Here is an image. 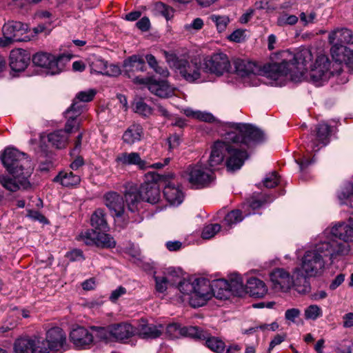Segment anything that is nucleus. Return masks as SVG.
Instances as JSON below:
<instances>
[{"instance_id": "49530a36", "label": "nucleus", "mask_w": 353, "mask_h": 353, "mask_svg": "<svg viewBox=\"0 0 353 353\" xmlns=\"http://www.w3.org/2000/svg\"><path fill=\"white\" fill-rule=\"evenodd\" d=\"M210 19L215 24L219 32H224L230 22V19L227 15L212 14Z\"/></svg>"}, {"instance_id": "393cba45", "label": "nucleus", "mask_w": 353, "mask_h": 353, "mask_svg": "<svg viewBox=\"0 0 353 353\" xmlns=\"http://www.w3.org/2000/svg\"><path fill=\"white\" fill-rule=\"evenodd\" d=\"M111 332L113 339L117 341H123L134 335V329L131 324L123 322L112 324Z\"/></svg>"}, {"instance_id": "8fccbe9b", "label": "nucleus", "mask_w": 353, "mask_h": 353, "mask_svg": "<svg viewBox=\"0 0 353 353\" xmlns=\"http://www.w3.org/2000/svg\"><path fill=\"white\" fill-rule=\"evenodd\" d=\"M85 105L82 102L74 98L70 108L65 112V117H75L78 118L83 111Z\"/></svg>"}, {"instance_id": "a19ab883", "label": "nucleus", "mask_w": 353, "mask_h": 353, "mask_svg": "<svg viewBox=\"0 0 353 353\" xmlns=\"http://www.w3.org/2000/svg\"><path fill=\"white\" fill-rule=\"evenodd\" d=\"M96 230L95 229H89L81 232L78 236V240L81 241L87 245L96 246L99 234V232Z\"/></svg>"}, {"instance_id": "774afa93", "label": "nucleus", "mask_w": 353, "mask_h": 353, "mask_svg": "<svg viewBox=\"0 0 353 353\" xmlns=\"http://www.w3.org/2000/svg\"><path fill=\"white\" fill-rule=\"evenodd\" d=\"M66 257L71 261H80L84 259L83 252L79 249H74L68 252Z\"/></svg>"}, {"instance_id": "9b49d317", "label": "nucleus", "mask_w": 353, "mask_h": 353, "mask_svg": "<svg viewBox=\"0 0 353 353\" xmlns=\"http://www.w3.org/2000/svg\"><path fill=\"white\" fill-rule=\"evenodd\" d=\"M28 26L20 21L8 22L3 26L4 39L0 38V46H6L12 42L27 41L29 37L26 35Z\"/></svg>"}, {"instance_id": "a211bd4d", "label": "nucleus", "mask_w": 353, "mask_h": 353, "mask_svg": "<svg viewBox=\"0 0 353 353\" xmlns=\"http://www.w3.org/2000/svg\"><path fill=\"white\" fill-rule=\"evenodd\" d=\"M89 65L91 73L107 76H117L120 74V68L117 65H108L106 61L99 57H90Z\"/></svg>"}, {"instance_id": "680f3d73", "label": "nucleus", "mask_w": 353, "mask_h": 353, "mask_svg": "<svg viewBox=\"0 0 353 353\" xmlns=\"http://www.w3.org/2000/svg\"><path fill=\"white\" fill-rule=\"evenodd\" d=\"M183 327L177 323H171L167 325L165 332L172 339L182 336Z\"/></svg>"}, {"instance_id": "7ed1b4c3", "label": "nucleus", "mask_w": 353, "mask_h": 353, "mask_svg": "<svg viewBox=\"0 0 353 353\" xmlns=\"http://www.w3.org/2000/svg\"><path fill=\"white\" fill-rule=\"evenodd\" d=\"M1 160L13 177L0 175V183L6 190L16 192L30 186L28 177L32 173L31 161L27 155L14 148H6L0 157Z\"/></svg>"}, {"instance_id": "cd10ccee", "label": "nucleus", "mask_w": 353, "mask_h": 353, "mask_svg": "<svg viewBox=\"0 0 353 353\" xmlns=\"http://www.w3.org/2000/svg\"><path fill=\"white\" fill-rule=\"evenodd\" d=\"M163 330L164 327L161 324H148L143 319L139 325V334L143 339L158 338L161 335Z\"/></svg>"}, {"instance_id": "4c0bfd02", "label": "nucleus", "mask_w": 353, "mask_h": 353, "mask_svg": "<svg viewBox=\"0 0 353 353\" xmlns=\"http://www.w3.org/2000/svg\"><path fill=\"white\" fill-rule=\"evenodd\" d=\"M182 336L204 340L208 336V332L199 329L196 326H184L183 327Z\"/></svg>"}, {"instance_id": "6e6552de", "label": "nucleus", "mask_w": 353, "mask_h": 353, "mask_svg": "<svg viewBox=\"0 0 353 353\" xmlns=\"http://www.w3.org/2000/svg\"><path fill=\"white\" fill-rule=\"evenodd\" d=\"M166 61L185 81L194 83L201 78V65L194 60H188L174 52L163 51Z\"/></svg>"}, {"instance_id": "a878e982", "label": "nucleus", "mask_w": 353, "mask_h": 353, "mask_svg": "<svg viewBox=\"0 0 353 353\" xmlns=\"http://www.w3.org/2000/svg\"><path fill=\"white\" fill-rule=\"evenodd\" d=\"M293 285L296 291L299 294H306L310 290V284L307 276L299 268L293 271Z\"/></svg>"}, {"instance_id": "5fc2aeb1", "label": "nucleus", "mask_w": 353, "mask_h": 353, "mask_svg": "<svg viewBox=\"0 0 353 353\" xmlns=\"http://www.w3.org/2000/svg\"><path fill=\"white\" fill-rule=\"evenodd\" d=\"M323 314L321 308L317 305H310L304 311L305 319L307 320H316Z\"/></svg>"}, {"instance_id": "f8f14e48", "label": "nucleus", "mask_w": 353, "mask_h": 353, "mask_svg": "<svg viewBox=\"0 0 353 353\" xmlns=\"http://www.w3.org/2000/svg\"><path fill=\"white\" fill-rule=\"evenodd\" d=\"M327 237H330L350 246L348 243L353 242V214L349 217L347 221L338 222L330 230L327 229L321 238Z\"/></svg>"}, {"instance_id": "37998d69", "label": "nucleus", "mask_w": 353, "mask_h": 353, "mask_svg": "<svg viewBox=\"0 0 353 353\" xmlns=\"http://www.w3.org/2000/svg\"><path fill=\"white\" fill-rule=\"evenodd\" d=\"M96 246L102 248H113L116 246V241L110 234L99 232Z\"/></svg>"}, {"instance_id": "e2e57ef3", "label": "nucleus", "mask_w": 353, "mask_h": 353, "mask_svg": "<svg viewBox=\"0 0 353 353\" xmlns=\"http://www.w3.org/2000/svg\"><path fill=\"white\" fill-rule=\"evenodd\" d=\"M96 91L93 89H90L88 90L79 92L76 95L75 98L79 99V101H81L82 103H86L91 101L94 97Z\"/></svg>"}, {"instance_id": "f257e3e1", "label": "nucleus", "mask_w": 353, "mask_h": 353, "mask_svg": "<svg viewBox=\"0 0 353 353\" xmlns=\"http://www.w3.org/2000/svg\"><path fill=\"white\" fill-rule=\"evenodd\" d=\"M264 134L252 125L236 123L233 130L225 133L223 140L216 141L212 147L210 165H221L225 159L229 171L239 170L248 158L246 149L262 142Z\"/></svg>"}, {"instance_id": "ddd939ff", "label": "nucleus", "mask_w": 353, "mask_h": 353, "mask_svg": "<svg viewBox=\"0 0 353 353\" xmlns=\"http://www.w3.org/2000/svg\"><path fill=\"white\" fill-rule=\"evenodd\" d=\"M134 83L147 85L152 94L161 98H168L174 94V89L166 81H157L137 77L134 79Z\"/></svg>"}, {"instance_id": "39448f33", "label": "nucleus", "mask_w": 353, "mask_h": 353, "mask_svg": "<svg viewBox=\"0 0 353 353\" xmlns=\"http://www.w3.org/2000/svg\"><path fill=\"white\" fill-rule=\"evenodd\" d=\"M161 198L158 184L154 181H145L139 188L130 186L125 193V199L128 210L132 212L139 210L142 201L151 204L157 203Z\"/></svg>"}, {"instance_id": "4468645a", "label": "nucleus", "mask_w": 353, "mask_h": 353, "mask_svg": "<svg viewBox=\"0 0 353 353\" xmlns=\"http://www.w3.org/2000/svg\"><path fill=\"white\" fill-rule=\"evenodd\" d=\"M204 65L211 73L216 75H222L229 71L230 62L228 56L223 53H214L205 59Z\"/></svg>"}, {"instance_id": "5701e85b", "label": "nucleus", "mask_w": 353, "mask_h": 353, "mask_svg": "<svg viewBox=\"0 0 353 353\" xmlns=\"http://www.w3.org/2000/svg\"><path fill=\"white\" fill-rule=\"evenodd\" d=\"M123 68L128 77L132 78L133 80L136 77H133L132 73L146 70L145 59L143 56L139 54L132 55L125 59L123 61Z\"/></svg>"}, {"instance_id": "6e6d98bb", "label": "nucleus", "mask_w": 353, "mask_h": 353, "mask_svg": "<svg viewBox=\"0 0 353 353\" xmlns=\"http://www.w3.org/2000/svg\"><path fill=\"white\" fill-rule=\"evenodd\" d=\"M205 340L207 347H209L211 350L217 353H220L224 350V343L217 338L209 337L208 333V336Z\"/></svg>"}, {"instance_id": "9d476101", "label": "nucleus", "mask_w": 353, "mask_h": 353, "mask_svg": "<svg viewBox=\"0 0 353 353\" xmlns=\"http://www.w3.org/2000/svg\"><path fill=\"white\" fill-rule=\"evenodd\" d=\"M209 170L200 164L189 165L183 172V177L187 180L192 187L199 189L208 186L213 180L212 171L218 165L210 166L208 159Z\"/></svg>"}, {"instance_id": "864d4df0", "label": "nucleus", "mask_w": 353, "mask_h": 353, "mask_svg": "<svg viewBox=\"0 0 353 353\" xmlns=\"http://www.w3.org/2000/svg\"><path fill=\"white\" fill-rule=\"evenodd\" d=\"M161 272L163 274L164 276H165L167 280H168L170 285H174L177 281L180 279V270H176L172 267L164 268Z\"/></svg>"}, {"instance_id": "20e7f679", "label": "nucleus", "mask_w": 353, "mask_h": 353, "mask_svg": "<svg viewBox=\"0 0 353 353\" xmlns=\"http://www.w3.org/2000/svg\"><path fill=\"white\" fill-rule=\"evenodd\" d=\"M312 59V52L308 49H303L294 55L293 62L283 61L280 63L270 64L267 75L270 79L278 80L289 74L292 81H301L308 74V68L311 69L313 65L311 63Z\"/></svg>"}, {"instance_id": "3c124183", "label": "nucleus", "mask_w": 353, "mask_h": 353, "mask_svg": "<svg viewBox=\"0 0 353 353\" xmlns=\"http://www.w3.org/2000/svg\"><path fill=\"white\" fill-rule=\"evenodd\" d=\"M298 20L299 18L296 15L283 12L277 17L276 24L279 26H293L298 22Z\"/></svg>"}, {"instance_id": "09e8293b", "label": "nucleus", "mask_w": 353, "mask_h": 353, "mask_svg": "<svg viewBox=\"0 0 353 353\" xmlns=\"http://www.w3.org/2000/svg\"><path fill=\"white\" fill-rule=\"evenodd\" d=\"M32 339L33 342L32 353H49V351L51 350L46 341L36 336Z\"/></svg>"}, {"instance_id": "b1692460", "label": "nucleus", "mask_w": 353, "mask_h": 353, "mask_svg": "<svg viewBox=\"0 0 353 353\" xmlns=\"http://www.w3.org/2000/svg\"><path fill=\"white\" fill-rule=\"evenodd\" d=\"M210 295L219 299H227L232 294L228 281L225 279H217L210 282Z\"/></svg>"}, {"instance_id": "412c9836", "label": "nucleus", "mask_w": 353, "mask_h": 353, "mask_svg": "<svg viewBox=\"0 0 353 353\" xmlns=\"http://www.w3.org/2000/svg\"><path fill=\"white\" fill-rule=\"evenodd\" d=\"M30 61V54L25 50L18 48L12 50L10 54V66L14 72L23 71Z\"/></svg>"}, {"instance_id": "dca6fc26", "label": "nucleus", "mask_w": 353, "mask_h": 353, "mask_svg": "<svg viewBox=\"0 0 353 353\" xmlns=\"http://www.w3.org/2000/svg\"><path fill=\"white\" fill-rule=\"evenodd\" d=\"M270 280L276 290L288 292L293 285V276L283 268H276L270 273Z\"/></svg>"}, {"instance_id": "c756f323", "label": "nucleus", "mask_w": 353, "mask_h": 353, "mask_svg": "<svg viewBox=\"0 0 353 353\" xmlns=\"http://www.w3.org/2000/svg\"><path fill=\"white\" fill-rule=\"evenodd\" d=\"M143 136V130L142 126L137 123H133L124 132L123 140L125 143L132 145L141 141Z\"/></svg>"}, {"instance_id": "6ab92c4d", "label": "nucleus", "mask_w": 353, "mask_h": 353, "mask_svg": "<svg viewBox=\"0 0 353 353\" xmlns=\"http://www.w3.org/2000/svg\"><path fill=\"white\" fill-rule=\"evenodd\" d=\"M70 339L76 348L85 349L92 344L93 335L86 328L77 327L71 331Z\"/></svg>"}, {"instance_id": "0e129e2a", "label": "nucleus", "mask_w": 353, "mask_h": 353, "mask_svg": "<svg viewBox=\"0 0 353 353\" xmlns=\"http://www.w3.org/2000/svg\"><path fill=\"white\" fill-rule=\"evenodd\" d=\"M279 183V179L276 172H272L267 175L263 180L264 185L268 188H273Z\"/></svg>"}, {"instance_id": "c85d7f7f", "label": "nucleus", "mask_w": 353, "mask_h": 353, "mask_svg": "<svg viewBox=\"0 0 353 353\" xmlns=\"http://www.w3.org/2000/svg\"><path fill=\"white\" fill-rule=\"evenodd\" d=\"M353 35L350 30L347 28H337L329 34L328 41L334 45H343L349 43L352 39Z\"/></svg>"}, {"instance_id": "bb28decb", "label": "nucleus", "mask_w": 353, "mask_h": 353, "mask_svg": "<svg viewBox=\"0 0 353 353\" xmlns=\"http://www.w3.org/2000/svg\"><path fill=\"white\" fill-rule=\"evenodd\" d=\"M116 161L123 165H136L141 169L148 167L146 162L141 159L139 154L134 152L119 154L116 158Z\"/></svg>"}, {"instance_id": "bf43d9fd", "label": "nucleus", "mask_w": 353, "mask_h": 353, "mask_svg": "<svg viewBox=\"0 0 353 353\" xmlns=\"http://www.w3.org/2000/svg\"><path fill=\"white\" fill-rule=\"evenodd\" d=\"M92 328L96 331L97 336L101 339L106 341L113 339L111 325L108 327H93Z\"/></svg>"}, {"instance_id": "13d9d810", "label": "nucleus", "mask_w": 353, "mask_h": 353, "mask_svg": "<svg viewBox=\"0 0 353 353\" xmlns=\"http://www.w3.org/2000/svg\"><path fill=\"white\" fill-rule=\"evenodd\" d=\"M221 230V225L218 223L210 224L203 228L201 236L204 239L212 238Z\"/></svg>"}, {"instance_id": "69168bd1", "label": "nucleus", "mask_w": 353, "mask_h": 353, "mask_svg": "<svg viewBox=\"0 0 353 353\" xmlns=\"http://www.w3.org/2000/svg\"><path fill=\"white\" fill-rule=\"evenodd\" d=\"M300 21L303 26H307L310 23H313L316 17V14L315 12H310V13L302 12L300 15Z\"/></svg>"}, {"instance_id": "052dcab7", "label": "nucleus", "mask_w": 353, "mask_h": 353, "mask_svg": "<svg viewBox=\"0 0 353 353\" xmlns=\"http://www.w3.org/2000/svg\"><path fill=\"white\" fill-rule=\"evenodd\" d=\"M67 121L65 125V131L66 134L72 133L79 130L80 120L75 117H65Z\"/></svg>"}, {"instance_id": "0eeeda50", "label": "nucleus", "mask_w": 353, "mask_h": 353, "mask_svg": "<svg viewBox=\"0 0 353 353\" xmlns=\"http://www.w3.org/2000/svg\"><path fill=\"white\" fill-rule=\"evenodd\" d=\"M342 71V66L333 64L329 58L324 54H320L316 58L315 62L311 65V69L305 78L316 86L322 85L331 77L339 76Z\"/></svg>"}, {"instance_id": "423d86ee", "label": "nucleus", "mask_w": 353, "mask_h": 353, "mask_svg": "<svg viewBox=\"0 0 353 353\" xmlns=\"http://www.w3.org/2000/svg\"><path fill=\"white\" fill-rule=\"evenodd\" d=\"M210 281L205 278L194 281L183 279L179 281L178 288L184 295L189 296V302L193 307L204 305L211 299Z\"/></svg>"}, {"instance_id": "aec40b11", "label": "nucleus", "mask_w": 353, "mask_h": 353, "mask_svg": "<svg viewBox=\"0 0 353 353\" xmlns=\"http://www.w3.org/2000/svg\"><path fill=\"white\" fill-rule=\"evenodd\" d=\"M330 134V127L326 123H319L316 128V139L310 138V142L307 145V150L311 152H317L320 145L325 146L328 143V137Z\"/></svg>"}, {"instance_id": "c03bdc74", "label": "nucleus", "mask_w": 353, "mask_h": 353, "mask_svg": "<svg viewBox=\"0 0 353 353\" xmlns=\"http://www.w3.org/2000/svg\"><path fill=\"white\" fill-rule=\"evenodd\" d=\"M153 10L156 14H161L167 20L172 19L174 15V9L161 1L154 4Z\"/></svg>"}, {"instance_id": "de8ad7c7", "label": "nucleus", "mask_w": 353, "mask_h": 353, "mask_svg": "<svg viewBox=\"0 0 353 353\" xmlns=\"http://www.w3.org/2000/svg\"><path fill=\"white\" fill-rule=\"evenodd\" d=\"M133 110L144 117H148L152 114V109L143 101V99H138L133 103Z\"/></svg>"}, {"instance_id": "e433bc0d", "label": "nucleus", "mask_w": 353, "mask_h": 353, "mask_svg": "<svg viewBox=\"0 0 353 353\" xmlns=\"http://www.w3.org/2000/svg\"><path fill=\"white\" fill-rule=\"evenodd\" d=\"M32 339L29 337L19 338L14 343L15 353H32Z\"/></svg>"}, {"instance_id": "2eb2a0df", "label": "nucleus", "mask_w": 353, "mask_h": 353, "mask_svg": "<svg viewBox=\"0 0 353 353\" xmlns=\"http://www.w3.org/2000/svg\"><path fill=\"white\" fill-rule=\"evenodd\" d=\"M103 201L111 214L119 219L121 218L125 212L124 200L121 195L113 191L104 194Z\"/></svg>"}, {"instance_id": "72a5a7b5", "label": "nucleus", "mask_w": 353, "mask_h": 353, "mask_svg": "<svg viewBox=\"0 0 353 353\" xmlns=\"http://www.w3.org/2000/svg\"><path fill=\"white\" fill-rule=\"evenodd\" d=\"M48 141L52 146L57 149H62L66 147L68 143L69 136L63 130H55L47 135Z\"/></svg>"}, {"instance_id": "79ce46f5", "label": "nucleus", "mask_w": 353, "mask_h": 353, "mask_svg": "<svg viewBox=\"0 0 353 353\" xmlns=\"http://www.w3.org/2000/svg\"><path fill=\"white\" fill-rule=\"evenodd\" d=\"M144 59L145 61H147L149 66L152 68L156 73L165 77L169 75V71L168 69L165 67L159 65L157 59L154 55L150 54H146Z\"/></svg>"}, {"instance_id": "58836bf2", "label": "nucleus", "mask_w": 353, "mask_h": 353, "mask_svg": "<svg viewBox=\"0 0 353 353\" xmlns=\"http://www.w3.org/2000/svg\"><path fill=\"white\" fill-rule=\"evenodd\" d=\"M232 294L240 295L244 291V285L242 277L238 274H232L227 280Z\"/></svg>"}, {"instance_id": "4d7b16f0", "label": "nucleus", "mask_w": 353, "mask_h": 353, "mask_svg": "<svg viewBox=\"0 0 353 353\" xmlns=\"http://www.w3.org/2000/svg\"><path fill=\"white\" fill-rule=\"evenodd\" d=\"M353 195V184L346 183L338 194V198L341 204H347V200Z\"/></svg>"}, {"instance_id": "ea45409f", "label": "nucleus", "mask_w": 353, "mask_h": 353, "mask_svg": "<svg viewBox=\"0 0 353 353\" xmlns=\"http://www.w3.org/2000/svg\"><path fill=\"white\" fill-rule=\"evenodd\" d=\"M183 112L187 117L200 121L211 123L215 120L214 117L209 112L194 110L191 108L184 109Z\"/></svg>"}, {"instance_id": "7c9ffc66", "label": "nucleus", "mask_w": 353, "mask_h": 353, "mask_svg": "<svg viewBox=\"0 0 353 353\" xmlns=\"http://www.w3.org/2000/svg\"><path fill=\"white\" fill-rule=\"evenodd\" d=\"M234 68L236 73L243 77L256 74L259 72L258 66L254 63L243 59L236 60Z\"/></svg>"}, {"instance_id": "f03ea898", "label": "nucleus", "mask_w": 353, "mask_h": 353, "mask_svg": "<svg viewBox=\"0 0 353 353\" xmlns=\"http://www.w3.org/2000/svg\"><path fill=\"white\" fill-rule=\"evenodd\" d=\"M350 251V246L345 243H341L330 237L321 238L313 248L305 252L300 269L307 276H319L325 270V257H329L331 262H333L348 254Z\"/></svg>"}, {"instance_id": "f3484780", "label": "nucleus", "mask_w": 353, "mask_h": 353, "mask_svg": "<svg viewBox=\"0 0 353 353\" xmlns=\"http://www.w3.org/2000/svg\"><path fill=\"white\" fill-rule=\"evenodd\" d=\"M46 341L51 351L63 352L67 349L66 335L59 327H52L47 332Z\"/></svg>"}, {"instance_id": "473e14b6", "label": "nucleus", "mask_w": 353, "mask_h": 353, "mask_svg": "<svg viewBox=\"0 0 353 353\" xmlns=\"http://www.w3.org/2000/svg\"><path fill=\"white\" fill-rule=\"evenodd\" d=\"M247 288L251 296L257 298L263 297L268 292L265 283L255 277H252L248 281Z\"/></svg>"}, {"instance_id": "1a4fd4ad", "label": "nucleus", "mask_w": 353, "mask_h": 353, "mask_svg": "<svg viewBox=\"0 0 353 353\" xmlns=\"http://www.w3.org/2000/svg\"><path fill=\"white\" fill-rule=\"evenodd\" d=\"M72 57L71 54L56 57L46 52H38L32 57V62L37 66L46 68L47 74L54 75L65 70Z\"/></svg>"}, {"instance_id": "a18cd8bd", "label": "nucleus", "mask_w": 353, "mask_h": 353, "mask_svg": "<svg viewBox=\"0 0 353 353\" xmlns=\"http://www.w3.org/2000/svg\"><path fill=\"white\" fill-rule=\"evenodd\" d=\"M243 219L241 210H234L228 212L224 218L223 224L232 228Z\"/></svg>"}, {"instance_id": "f704fd0d", "label": "nucleus", "mask_w": 353, "mask_h": 353, "mask_svg": "<svg viewBox=\"0 0 353 353\" xmlns=\"http://www.w3.org/2000/svg\"><path fill=\"white\" fill-rule=\"evenodd\" d=\"M90 223L95 230L106 232L109 229L106 213L101 208H98L93 212L90 218Z\"/></svg>"}, {"instance_id": "603ef678", "label": "nucleus", "mask_w": 353, "mask_h": 353, "mask_svg": "<svg viewBox=\"0 0 353 353\" xmlns=\"http://www.w3.org/2000/svg\"><path fill=\"white\" fill-rule=\"evenodd\" d=\"M154 279L155 281V290L159 293H163L165 292L168 285H170L168 280H167L165 276H164L161 272L158 273L155 272Z\"/></svg>"}, {"instance_id": "338daca9", "label": "nucleus", "mask_w": 353, "mask_h": 353, "mask_svg": "<svg viewBox=\"0 0 353 353\" xmlns=\"http://www.w3.org/2000/svg\"><path fill=\"white\" fill-rule=\"evenodd\" d=\"M337 349L340 353H353V342L344 340L339 344Z\"/></svg>"}, {"instance_id": "4be33fe9", "label": "nucleus", "mask_w": 353, "mask_h": 353, "mask_svg": "<svg viewBox=\"0 0 353 353\" xmlns=\"http://www.w3.org/2000/svg\"><path fill=\"white\" fill-rule=\"evenodd\" d=\"M331 54L334 60L333 64H339L344 63L346 65L353 63V50L343 45H333L331 48Z\"/></svg>"}, {"instance_id": "2f4dec72", "label": "nucleus", "mask_w": 353, "mask_h": 353, "mask_svg": "<svg viewBox=\"0 0 353 353\" xmlns=\"http://www.w3.org/2000/svg\"><path fill=\"white\" fill-rule=\"evenodd\" d=\"M163 194L166 200L172 205H178L183 201V194L179 186L168 183L163 190Z\"/></svg>"}, {"instance_id": "c9c22d12", "label": "nucleus", "mask_w": 353, "mask_h": 353, "mask_svg": "<svg viewBox=\"0 0 353 353\" xmlns=\"http://www.w3.org/2000/svg\"><path fill=\"white\" fill-rule=\"evenodd\" d=\"M54 182H59L62 185L70 187L77 185L80 182V177L72 172H61L53 180Z\"/></svg>"}]
</instances>
